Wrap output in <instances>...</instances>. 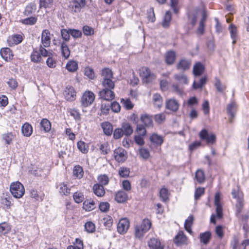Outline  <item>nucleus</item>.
<instances>
[{
    "mask_svg": "<svg viewBox=\"0 0 249 249\" xmlns=\"http://www.w3.org/2000/svg\"><path fill=\"white\" fill-rule=\"evenodd\" d=\"M151 222L148 219L143 220L142 223L135 227V236L138 238L143 237L144 234L150 229Z\"/></svg>",
    "mask_w": 249,
    "mask_h": 249,
    "instance_id": "obj_1",
    "label": "nucleus"
},
{
    "mask_svg": "<svg viewBox=\"0 0 249 249\" xmlns=\"http://www.w3.org/2000/svg\"><path fill=\"white\" fill-rule=\"evenodd\" d=\"M10 191L13 196L17 198H21L25 193L24 187L19 181L11 183Z\"/></svg>",
    "mask_w": 249,
    "mask_h": 249,
    "instance_id": "obj_2",
    "label": "nucleus"
},
{
    "mask_svg": "<svg viewBox=\"0 0 249 249\" xmlns=\"http://www.w3.org/2000/svg\"><path fill=\"white\" fill-rule=\"evenodd\" d=\"M139 75L144 82L148 83L155 78L153 73L147 67H142L139 70Z\"/></svg>",
    "mask_w": 249,
    "mask_h": 249,
    "instance_id": "obj_3",
    "label": "nucleus"
},
{
    "mask_svg": "<svg viewBox=\"0 0 249 249\" xmlns=\"http://www.w3.org/2000/svg\"><path fill=\"white\" fill-rule=\"evenodd\" d=\"M113 156L119 163L124 162L127 158V152L122 147H118L114 150Z\"/></svg>",
    "mask_w": 249,
    "mask_h": 249,
    "instance_id": "obj_4",
    "label": "nucleus"
},
{
    "mask_svg": "<svg viewBox=\"0 0 249 249\" xmlns=\"http://www.w3.org/2000/svg\"><path fill=\"white\" fill-rule=\"evenodd\" d=\"M199 136L201 140L206 141L208 144H213L215 142L216 136L215 134H209L208 131L205 129H202L199 132Z\"/></svg>",
    "mask_w": 249,
    "mask_h": 249,
    "instance_id": "obj_5",
    "label": "nucleus"
},
{
    "mask_svg": "<svg viewBox=\"0 0 249 249\" xmlns=\"http://www.w3.org/2000/svg\"><path fill=\"white\" fill-rule=\"evenodd\" d=\"M95 100L94 94L90 91H85L81 98V104L83 106L86 107L90 105Z\"/></svg>",
    "mask_w": 249,
    "mask_h": 249,
    "instance_id": "obj_6",
    "label": "nucleus"
},
{
    "mask_svg": "<svg viewBox=\"0 0 249 249\" xmlns=\"http://www.w3.org/2000/svg\"><path fill=\"white\" fill-rule=\"evenodd\" d=\"M86 5L85 0H73L70 5V8L73 12L78 13Z\"/></svg>",
    "mask_w": 249,
    "mask_h": 249,
    "instance_id": "obj_7",
    "label": "nucleus"
},
{
    "mask_svg": "<svg viewBox=\"0 0 249 249\" xmlns=\"http://www.w3.org/2000/svg\"><path fill=\"white\" fill-rule=\"evenodd\" d=\"M99 94L101 98L107 101H111L115 98V94L112 89H103Z\"/></svg>",
    "mask_w": 249,
    "mask_h": 249,
    "instance_id": "obj_8",
    "label": "nucleus"
},
{
    "mask_svg": "<svg viewBox=\"0 0 249 249\" xmlns=\"http://www.w3.org/2000/svg\"><path fill=\"white\" fill-rule=\"evenodd\" d=\"M51 33L50 31L45 29L43 30L41 34V42L42 46L44 47H48L51 44Z\"/></svg>",
    "mask_w": 249,
    "mask_h": 249,
    "instance_id": "obj_9",
    "label": "nucleus"
},
{
    "mask_svg": "<svg viewBox=\"0 0 249 249\" xmlns=\"http://www.w3.org/2000/svg\"><path fill=\"white\" fill-rule=\"evenodd\" d=\"M129 226V223L126 218L121 219L117 225L118 231L122 234L125 233Z\"/></svg>",
    "mask_w": 249,
    "mask_h": 249,
    "instance_id": "obj_10",
    "label": "nucleus"
},
{
    "mask_svg": "<svg viewBox=\"0 0 249 249\" xmlns=\"http://www.w3.org/2000/svg\"><path fill=\"white\" fill-rule=\"evenodd\" d=\"M214 205L216 207V216L218 218L222 216V207L220 203V194L219 193H216L214 197Z\"/></svg>",
    "mask_w": 249,
    "mask_h": 249,
    "instance_id": "obj_11",
    "label": "nucleus"
},
{
    "mask_svg": "<svg viewBox=\"0 0 249 249\" xmlns=\"http://www.w3.org/2000/svg\"><path fill=\"white\" fill-rule=\"evenodd\" d=\"M228 29L231 37L232 40V43L233 45H234L238 37L237 27L233 24H231L228 27Z\"/></svg>",
    "mask_w": 249,
    "mask_h": 249,
    "instance_id": "obj_12",
    "label": "nucleus"
},
{
    "mask_svg": "<svg viewBox=\"0 0 249 249\" xmlns=\"http://www.w3.org/2000/svg\"><path fill=\"white\" fill-rule=\"evenodd\" d=\"M237 110V105L234 102L230 103L227 107V111L228 114L230 115V122L232 123V119L235 116V112Z\"/></svg>",
    "mask_w": 249,
    "mask_h": 249,
    "instance_id": "obj_13",
    "label": "nucleus"
},
{
    "mask_svg": "<svg viewBox=\"0 0 249 249\" xmlns=\"http://www.w3.org/2000/svg\"><path fill=\"white\" fill-rule=\"evenodd\" d=\"M148 246L150 249H163L160 241L156 238H152L148 242Z\"/></svg>",
    "mask_w": 249,
    "mask_h": 249,
    "instance_id": "obj_14",
    "label": "nucleus"
},
{
    "mask_svg": "<svg viewBox=\"0 0 249 249\" xmlns=\"http://www.w3.org/2000/svg\"><path fill=\"white\" fill-rule=\"evenodd\" d=\"M96 207V204L94 201L90 198L84 201L83 204V208L86 211L90 212L94 209Z\"/></svg>",
    "mask_w": 249,
    "mask_h": 249,
    "instance_id": "obj_15",
    "label": "nucleus"
},
{
    "mask_svg": "<svg viewBox=\"0 0 249 249\" xmlns=\"http://www.w3.org/2000/svg\"><path fill=\"white\" fill-rule=\"evenodd\" d=\"M0 55L5 61H9L12 59L13 55L10 49L4 48L0 50Z\"/></svg>",
    "mask_w": 249,
    "mask_h": 249,
    "instance_id": "obj_16",
    "label": "nucleus"
},
{
    "mask_svg": "<svg viewBox=\"0 0 249 249\" xmlns=\"http://www.w3.org/2000/svg\"><path fill=\"white\" fill-rule=\"evenodd\" d=\"M127 193L122 190L118 191L115 196V199L118 203H124L127 200Z\"/></svg>",
    "mask_w": 249,
    "mask_h": 249,
    "instance_id": "obj_17",
    "label": "nucleus"
},
{
    "mask_svg": "<svg viewBox=\"0 0 249 249\" xmlns=\"http://www.w3.org/2000/svg\"><path fill=\"white\" fill-rule=\"evenodd\" d=\"M150 142L157 146H160L163 142L164 140L161 136L157 133H153L150 137Z\"/></svg>",
    "mask_w": 249,
    "mask_h": 249,
    "instance_id": "obj_18",
    "label": "nucleus"
},
{
    "mask_svg": "<svg viewBox=\"0 0 249 249\" xmlns=\"http://www.w3.org/2000/svg\"><path fill=\"white\" fill-rule=\"evenodd\" d=\"M92 189L95 195L98 197H102L105 194L104 187L100 184L96 183L94 184Z\"/></svg>",
    "mask_w": 249,
    "mask_h": 249,
    "instance_id": "obj_19",
    "label": "nucleus"
},
{
    "mask_svg": "<svg viewBox=\"0 0 249 249\" xmlns=\"http://www.w3.org/2000/svg\"><path fill=\"white\" fill-rule=\"evenodd\" d=\"M178 103L175 99H170L166 102V108L172 111H176L178 109Z\"/></svg>",
    "mask_w": 249,
    "mask_h": 249,
    "instance_id": "obj_20",
    "label": "nucleus"
},
{
    "mask_svg": "<svg viewBox=\"0 0 249 249\" xmlns=\"http://www.w3.org/2000/svg\"><path fill=\"white\" fill-rule=\"evenodd\" d=\"M141 120L142 123L146 127H152L153 126V121L151 116L147 114H143L141 116Z\"/></svg>",
    "mask_w": 249,
    "mask_h": 249,
    "instance_id": "obj_21",
    "label": "nucleus"
},
{
    "mask_svg": "<svg viewBox=\"0 0 249 249\" xmlns=\"http://www.w3.org/2000/svg\"><path fill=\"white\" fill-rule=\"evenodd\" d=\"M101 127L103 130L104 133L107 136H110L112 133L113 127L112 124L108 122H103L101 124Z\"/></svg>",
    "mask_w": 249,
    "mask_h": 249,
    "instance_id": "obj_22",
    "label": "nucleus"
},
{
    "mask_svg": "<svg viewBox=\"0 0 249 249\" xmlns=\"http://www.w3.org/2000/svg\"><path fill=\"white\" fill-rule=\"evenodd\" d=\"M22 40V36L20 35H15L11 37H9L7 40L8 43L10 46L14 44H18Z\"/></svg>",
    "mask_w": 249,
    "mask_h": 249,
    "instance_id": "obj_23",
    "label": "nucleus"
},
{
    "mask_svg": "<svg viewBox=\"0 0 249 249\" xmlns=\"http://www.w3.org/2000/svg\"><path fill=\"white\" fill-rule=\"evenodd\" d=\"M191 62L186 59H181L177 65V69L182 71H185L189 69Z\"/></svg>",
    "mask_w": 249,
    "mask_h": 249,
    "instance_id": "obj_24",
    "label": "nucleus"
},
{
    "mask_svg": "<svg viewBox=\"0 0 249 249\" xmlns=\"http://www.w3.org/2000/svg\"><path fill=\"white\" fill-rule=\"evenodd\" d=\"M21 131L24 136L29 137L33 132L32 126L27 123H25L22 126Z\"/></svg>",
    "mask_w": 249,
    "mask_h": 249,
    "instance_id": "obj_25",
    "label": "nucleus"
},
{
    "mask_svg": "<svg viewBox=\"0 0 249 249\" xmlns=\"http://www.w3.org/2000/svg\"><path fill=\"white\" fill-rule=\"evenodd\" d=\"M204 70V66L200 62H197L194 66V74L195 76H200L202 74Z\"/></svg>",
    "mask_w": 249,
    "mask_h": 249,
    "instance_id": "obj_26",
    "label": "nucleus"
},
{
    "mask_svg": "<svg viewBox=\"0 0 249 249\" xmlns=\"http://www.w3.org/2000/svg\"><path fill=\"white\" fill-rule=\"evenodd\" d=\"M186 240V237L182 231H179L176 236L174 242L178 245H180L184 243Z\"/></svg>",
    "mask_w": 249,
    "mask_h": 249,
    "instance_id": "obj_27",
    "label": "nucleus"
},
{
    "mask_svg": "<svg viewBox=\"0 0 249 249\" xmlns=\"http://www.w3.org/2000/svg\"><path fill=\"white\" fill-rule=\"evenodd\" d=\"M175 59L176 53L175 52L170 51L166 53L165 56V61L167 64H173L174 63Z\"/></svg>",
    "mask_w": 249,
    "mask_h": 249,
    "instance_id": "obj_28",
    "label": "nucleus"
},
{
    "mask_svg": "<svg viewBox=\"0 0 249 249\" xmlns=\"http://www.w3.org/2000/svg\"><path fill=\"white\" fill-rule=\"evenodd\" d=\"M155 107L160 108L162 105V98L159 93L154 94L152 98Z\"/></svg>",
    "mask_w": 249,
    "mask_h": 249,
    "instance_id": "obj_29",
    "label": "nucleus"
},
{
    "mask_svg": "<svg viewBox=\"0 0 249 249\" xmlns=\"http://www.w3.org/2000/svg\"><path fill=\"white\" fill-rule=\"evenodd\" d=\"M61 49L62 56L65 58H68L70 55V51L66 42L65 41L61 42Z\"/></svg>",
    "mask_w": 249,
    "mask_h": 249,
    "instance_id": "obj_30",
    "label": "nucleus"
},
{
    "mask_svg": "<svg viewBox=\"0 0 249 249\" xmlns=\"http://www.w3.org/2000/svg\"><path fill=\"white\" fill-rule=\"evenodd\" d=\"M42 59L39 51H38L36 49H34L31 55V60L32 62L35 63H39Z\"/></svg>",
    "mask_w": 249,
    "mask_h": 249,
    "instance_id": "obj_31",
    "label": "nucleus"
},
{
    "mask_svg": "<svg viewBox=\"0 0 249 249\" xmlns=\"http://www.w3.org/2000/svg\"><path fill=\"white\" fill-rule=\"evenodd\" d=\"M200 242L203 243L204 244H207L211 238V233L210 231H206L203 233H201L199 235Z\"/></svg>",
    "mask_w": 249,
    "mask_h": 249,
    "instance_id": "obj_32",
    "label": "nucleus"
},
{
    "mask_svg": "<svg viewBox=\"0 0 249 249\" xmlns=\"http://www.w3.org/2000/svg\"><path fill=\"white\" fill-rule=\"evenodd\" d=\"M244 206V200L243 197H239L237 203L235 205L236 207V214L237 216H239L241 212L242 211Z\"/></svg>",
    "mask_w": 249,
    "mask_h": 249,
    "instance_id": "obj_33",
    "label": "nucleus"
},
{
    "mask_svg": "<svg viewBox=\"0 0 249 249\" xmlns=\"http://www.w3.org/2000/svg\"><path fill=\"white\" fill-rule=\"evenodd\" d=\"M78 67L77 62L73 60L69 61L66 66L67 70L70 72L75 71L77 70Z\"/></svg>",
    "mask_w": 249,
    "mask_h": 249,
    "instance_id": "obj_34",
    "label": "nucleus"
},
{
    "mask_svg": "<svg viewBox=\"0 0 249 249\" xmlns=\"http://www.w3.org/2000/svg\"><path fill=\"white\" fill-rule=\"evenodd\" d=\"M101 76L103 80L112 79L113 78V73L109 69L104 68L102 71Z\"/></svg>",
    "mask_w": 249,
    "mask_h": 249,
    "instance_id": "obj_35",
    "label": "nucleus"
},
{
    "mask_svg": "<svg viewBox=\"0 0 249 249\" xmlns=\"http://www.w3.org/2000/svg\"><path fill=\"white\" fill-rule=\"evenodd\" d=\"M122 128L123 130L124 134L126 136H130L133 131L131 126L127 123H124L122 124Z\"/></svg>",
    "mask_w": 249,
    "mask_h": 249,
    "instance_id": "obj_36",
    "label": "nucleus"
},
{
    "mask_svg": "<svg viewBox=\"0 0 249 249\" xmlns=\"http://www.w3.org/2000/svg\"><path fill=\"white\" fill-rule=\"evenodd\" d=\"M171 18V13L170 11H167L164 16L163 20L162 23L163 27L167 28L169 26Z\"/></svg>",
    "mask_w": 249,
    "mask_h": 249,
    "instance_id": "obj_37",
    "label": "nucleus"
},
{
    "mask_svg": "<svg viewBox=\"0 0 249 249\" xmlns=\"http://www.w3.org/2000/svg\"><path fill=\"white\" fill-rule=\"evenodd\" d=\"M65 98L68 101H73L76 96L75 92L73 88H70L68 90L65 91Z\"/></svg>",
    "mask_w": 249,
    "mask_h": 249,
    "instance_id": "obj_38",
    "label": "nucleus"
},
{
    "mask_svg": "<svg viewBox=\"0 0 249 249\" xmlns=\"http://www.w3.org/2000/svg\"><path fill=\"white\" fill-rule=\"evenodd\" d=\"M40 124L41 127L43 128L44 131L46 132H49L51 128V124L50 122L47 119H43Z\"/></svg>",
    "mask_w": 249,
    "mask_h": 249,
    "instance_id": "obj_39",
    "label": "nucleus"
},
{
    "mask_svg": "<svg viewBox=\"0 0 249 249\" xmlns=\"http://www.w3.org/2000/svg\"><path fill=\"white\" fill-rule=\"evenodd\" d=\"M193 216L192 215H190L185 222L184 228L186 231L190 233H191L192 232L191 230V226L193 224Z\"/></svg>",
    "mask_w": 249,
    "mask_h": 249,
    "instance_id": "obj_40",
    "label": "nucleus"
},
{
    "mask_svg": "<svg viewBox=\"0 0 249 249\" xmlns=\"http://www.w3.org/2000/svg\"><path fill=\"white\" fill-rule=\"evenodd\" d=\"M11 230V226L6 222H3L0 224V233L1 234H6L9 232Z\"/></svg>",
    "mask_w": 249,
    "mask_h": 249,
    "instance_id": "obj_41",
    "label": "nucleus"
},
{
    "mask_svg": "<svg viewBox=\"0 0 249 249\" xmlns=\"http://www.w3.org/2000/svg\"><path fill=\"white\" fill-rule=\"evenodd\" d=\"M102 85L104 87L103 89H114V83L112 80V79L103 80Z\"/></svg>",
    "mask_w": 249,
    "mask_h": 249,
    "instance_id": "obj_42",
    "label": "nucleus"
},
{
    "mask_svg": "<svg viewBox=\"0 0 249 249\" xmlns=\"http://www.w3.org/2000/svg\"><path fill=\"white\" fill-rule=\"evenodd\" d=\"M68 112L76 121H80L81 120V115L77 109L75 108H69L68 109Z\"/></svg>",
    "mask_w": 249,
    "mask_h": 249,
    "instance_id": "obj_43",
    "label": "nucleus"
},
{
    "mask_svg": "<svg viewBox=\"0 0 249 249\" xmlns=\"http://www.w3.org/2000/svg\"><path fill=\"white\" fill-rule=\"evenodd\" d=\"M77 147L78 149L83 153L86 154L88 152V145L83 141H79L77 142Z\"/></svg>",
    "mask_w": 249,
    "mask_h": 249,
    "instance_id": "obj_44",
    "label": "nucleus"
},
{
    "mask_svg": "<svg viewBox=\"0 0 249 249\" xmlns=\"http://www.w3.org/2000/svg\"><path fill=\"white\" fill-rule=\"evenodd\" d=\"M140 156L144 160H147L150 157L149 150L144 147H141L139 149Z\"/></svg>",
    "mask_w": 249,
    "mask_h": 249,
    "instance_id": "obj_45",
    "label": "nucleus"
},
{
    "mask_svg": "<svg viewBox=\"0 0 249 249\" xmlns=\"http://www.w3.org/2000/svg\"><path fill=\"white\" fill-rule=\"evenodd\" d=\"M73 175L77 178H82L84 175L82 168L79 165L75 166L73 169Z\"/></svg>",
    "mask_w": 249,
    "mask_h": 249,
    "instance_id": "obj_46",
    "label": "nucleus"
},
{
    "mask_svg": "<svg viewBox=\"0 0 249 249\" xmlns=\"http://www.w3.org/2000/svg\"><path fill=\"white\" fill-rule=\"evenodd\" d=\"M36 10V5L34 3H31L28 5L25 10V15L29 16L35 12Z\"/></svg>",
    "mask_w": 249,
    "mask_h": 249,
    "instance_id": "obj_47",
    "label": "nucleus"
},
{
    "mask_svg": "<svg viewBox=\"0 0 249 249\" xmlns=\"http://www.w3.org/2000/svg\"><path fill=\"white\" fill-rule=\"evenodd\" d=\"M206 77H203L200 79L198 83H197L196 81H194L193 85V88L194 89L201 88L206 84Z\"/></svg>",
    "mask_w": 249,
    "mask_h": 249,
    "instance_id": "obj_48",
    "label": "nucleus"
},
{
    "mask_svg": "<svg viewBox=\"0 0 249 249\" xmlns=\"http://www.w3.org/2000/svg\"><path fill=\"white\" fill-rule=\"evenodd\" d=\"M175 78L180 83L187 84L188 81L186 76L184 74H178L175 75Z\"/></svg>",
    "mask_w": 249,
    "mask_h": 249,
    "instance_id": "obj_49",
    "label": "nucleus"
},
{
    "mask_svg": "<svg viewBox=\"0 0 249 249\" xmlns=\"http://www.w3.org/2000/svg\"><path fill=\"white\" fill-rule=\"evenodd\" d=\"M196 178L197 182L202 183L205 180V175L203 171L201 170H198L196 173Z\"/></svg>",
    "mask_w": 249,
    "mask_h": 249,
    "instance_id": "obj_50",
    "label": "nucleus"
},
{
    "mask_svg": "<svg viewBox=\"0 0 249 249\" xmlns=\"http://www.w3.org/2000/svg\"><path fill=\"white\" fill-rule=\"evenodd\" d=\"M37 18L34 17H31L28 18H26L22 19L21 22L22 23L25 25H32L36 24L37 21Z\"/></svg>",
    "mask_w": 249,
    "mask_h": 249,
    "instance_id": "obj_51",
    "label": "nucleus"
},
{
    "mask_svg": "<svg viewBox=\"0 0 249 249\" xmlns=\"http://www.w3.org/2000/svg\"><path fill=\"white\" fill-rule=\"evenodd\" d=\"M206 15L205 12H203L202 18L201 19V21L199 23V27L197 29V31L199 32L200 34H202L204 32V23L206 20Z\"/></svg>",
    "mask_w": 249,
    "mask_h": 249,
    "instance_id": "obj_52",
    "label": "nucleus"
},
{
    "mask_svg": "<svg viewBox=\"0 0 249 249\" xmlns=\"http://www.w3.org/2000/svg\"><path fill=\"white\" fill-rule=\"evenodd\" d=\"M70 32V29H63L61 30V35L64 40L63 41L66 42L70 40L71 35V34L69 33Z\"/></svg>",
    "mask_w": 249,
    "mask_h": 249,
    "instance_id": "obj_53",
    "label": "nucleus"
},
{
    "mask_svg": "<svg viewBox=\"0 0 249 249\" xmlns=\"http://www.w3.org/2000/svg\"><path fill=\"white\" fill-rule=\"evenodd\" d=\"M168 191L166 188H162L160 192V196L162 201L165 202L168 199Z\"/></svg>",
    "mask_w": 249,
    "mask_h": 249,
    "instance_id": "obj_54",
    "label": "nucleus"
},
{
    "mask_svg": "<svg viewBox=\"0 0 249 249\" xmlns=\"http://www.w3.org/2000/svg\"><path fill=\"white\" fill-rule=\"evenodd\" d=\"M99 150L102 154L106 155L110 151L109 145L107 142L101 144L99 146Z\"/></svg>",
    "mask_w": 249,
    "mask_h": 249,
    "instance_id": "obj_55",
    "label": "nucleus"
},
{
    "mask_svg": "<svg viewBox=\"0 0 249 249\" xmlns=\"http://www.w3.org/2000/svg\"><path fill=\"white\" fill-rule=\"evenodd\" d=\"M165 114L164 113H160L154 116L155 121L158 124H160L165 120Z\"/></svg>",
    "mask_w": 249,
    "mask_h": 249,
    "instance_id": "obj_56",
    "label": "nucleus"
},
{
    "mask_svg": "<svg viewBox=\"0 0 249 249\" xmlns=\"http://www.w3.org/2000/svg\"><path fill=\"white\" fill-rule=\"evenodd\" d=\"M73 199L77 203L82 202L84 199V196L82 193L75 192L73 196Z\"/></svg>",
    "mask_w": 249,
    "mask_h": 249,
    "instance_id": "obj_57",
    "label": "nucleus"
},
{
    "mask_svg": "<svg viewBox=\"0 0 249 249\" xmlns=\"http://www.w3.org/2000/svg\"><path fill=\"white\" fill-rule=\"evenodd\" d=\"M85 229L87 232L91 233L95 231V226L93 222L89 221L85 223Z\"/></svg>",
    "mask_w": 249,
    "mask_h": 249,
    "instance_id": "obj_58",
    "label": "nucleus"
},
{
    "mask_svg": "<svg viewBox=\"0 0 249 249\" xmlns=\"http://www.w3.org/2000/svg\"><path fill=\"white\" fill-rule=\"evenodd\" d=\"M59 192L64 195L67 196L70 194V189L64 183H61L60 185Z\"/></svg>",
    "mask_w": 249,
    "mask_h": 249,
    "instance_id": "obj_59",
    "label": "nucleus"
},
{
    "mask_svg": "<svg viewBox=\"0 0 249 249\" xmlns=\"http://www.w3.org/2000/svg\"><path fill=\"white\" fill-rule=\"evenodd\" d=\"M53 2V0H39V7L47 8L51 7Z\"/></svg>",
    "mask_w": 249,
    "mask_h": 249,
    "instance_id": "obj_60",
    "label": "nucleus"
},
{
    "mask_svg": "<svg viewBox=\"0 0 249 249\" xmlns=\"http://www.w3.org/2000/svg\"><path fill=\"white\" fill-rule=\"evenodd\" d=\"M85 75L91 79H93L95 77V74L93 70L89 67H87L85 68Z\"/></svg>",
    "mask_w": 249,
    "mask_h": 249,
    "instance_id": "obj_61",
    "label": "nucleus"
},
{
    "mask_svg": "<svg viewBox=\"0 0 249 249\" xmlns=\"http://www.w3.org/2000/svg\"><path fill=\"white\" fill-rule=\"evenodd\" d=\"M70 32L69 33L73 38H79L82 36V32L79 30L70 29Z\"/></svg>",
    "mask_w": 249,
    "mask_h": 249,
    "instance_id": "obj_62",
    "label": "nucleus"
},
{
    "mask_svg": "<svg viewBox=\"0 0 249 249\" xmlns=\"http://www.w3.org/2000/svg\"><path fill=\"white\" fill-rule=\"evenodd\" d=\"M121 103L124 106V107L127 109H131L133 107V104L131 102V101L128 99H122L121 100Z\"/></svg>",
    "mask_w": 249,
    "mask_h": 249,
    "instance_id": "obj_63",
    "label": "nucleus"
},
{
    "mask_svg": "<svg viewBox=\"0 0 249 249\" xmlns=\"http://www.w3.org/2000/svg\"><path fill=\"white\" fill-rule=\"evenodd\" d=\"M249 248V239L245 240L238 247L234 246L233 249H248Z\"/></svg>",
    "mask_w": 249,
    "mask_h": 249,
    "instance_id": "obj_64",
    "label": "nucleus"
}]
</instances>
